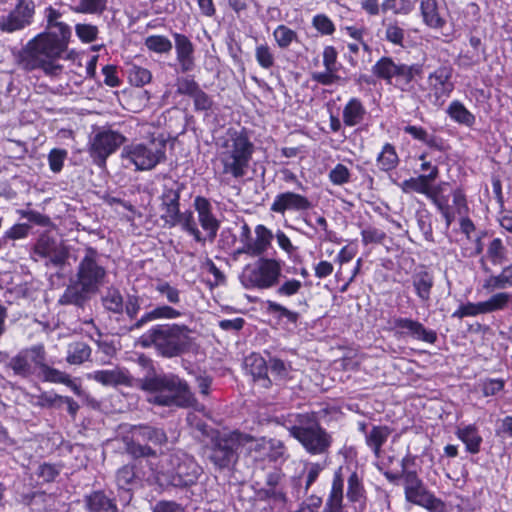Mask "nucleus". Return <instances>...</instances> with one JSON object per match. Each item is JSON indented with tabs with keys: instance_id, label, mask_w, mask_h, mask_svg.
I'll list each match as a JSON object with an SVG mask.
<instances>
[{
	"instance_id": "f257e3e1",
	"label": "nucleus",
	"mask_w": 512,
	"mask_h": 512,
	"mask_svg": "<svg viewBox=\"0 0 512 512\" xmlns=\"http://www.w3.org/2000/svg\"><path fill=\"white\" fill-rule=\"evenodd\" d=\"M68 41L57 38V32L43 31L30 39L20 52V64L28 71L40 69L46 76L57 77L63 66L61 58L74 60L76 52L68 51Z\"/></svg>"
},
{
	"instance_id": "f03ea898",
	"label": "nucleus",
	"mask_w": 512,
	"mask_h": 512,
	"mask_svg": "<svg viewBox=\"0 0 512 512\" xmlns=\"http://www.w3.org/2000/svg\"><path fill=\"white\" fill-rule=\"evenodd\" d=\"M107 278V270L103 265L100 253L93 247H87L76 269V281L71 282L58 302L61 305L83 307L102 287Z\"/></svg>"
},
{
	"instance_id": "7ed1b4c3",
	"label": "nucleus",
	"mask_w": 512,
	"mask_h": 512,
	"mask_svg": "<svg viewBox=\"0 0 512 512\" xmlns=\"http://www.w3.org/2000/svg\"><path fill=\"white\" fill-rule=\"evenodd\" d=\"M240 279L242 285L247 289L275 287L276 294L285 298L297 295L303 287L302 281L283 277L282 262L272 258L261 257L255 263L247 265Z\"/></svg>"
},
{
	"instance_id": "20e7f679",
	"label": "nucleus",
	"mask_w": 512,
	"mask_h": 512,
	"mask_svg": "<svg viewBox=\"0 0 512 512\" xmlns=\"http://www.w3.org/2000/svg\"><path fill=\"white\" fill-rule=\"evenodd\" d=\"M139 387L148 394V402L158 406L187 408L196 402L188 383L173 373L148 374Z\"/></svg>"
},
{
	"instance_id": "39448f33",
	"label": "nucleus",
	"mask_w": 512,
	"mask_h": 512,
	"mask_svg": "<svg viewBox=\"0 0 512 512\" xmlns=\"http://www.w3.org/2000/svg\"><path fill=\"white\" fill-rule=\"evenodd\" d=\"M192 330L184 324H156L139 337L143 348H154L165 358L178 357L188 352L192 346Z\"/></svg>"
},
{
	"instance_id": "423d86ee",
	"label": "nucleus",
	"mask_w": 512,
	"mask_h": 512,
	"mask_svg": "<svg viewBox=\"0 0 512 512\" xmlns=\"http://www.w3.org/2000/svg\"><path fill=\"white\" fill-rule=\"evenodd\" d=\"M152 470L158 485L166 489H188L196 485L203 474L197 461L183 453L164 456Z\"/></svg>"
},
{
	"instance_id": "0eeeda50",
	"label": "nucleus",
	"mask_w": 512,
	"mask_h": 512,
	"mask_svg": "<svg viewBox=\"0 0 512 512\" xmlns=\"http://www.w3.org/2000/svg\"><path fill=\"white\" fill-rule=\"evenodd\" d=\"M254 153V144L245 131L228 130L218 143V159L223 166L222 173L234 178L246 174Z\"/></svg>"
},
{
	"instance_id": "6e6552de",
	"label": "nucleus",
	"mask_w": 512,
	"mask_h": 512,
	"mask_svg": "<svg viewBox=\"0 0 512 512\" xmlns=\"http://www.w3.org/2000/svg\"><path fill=\"white\" fill-rule=\"evenodd\" d=\"M253 440L251 435L239 431L213 433L206 445L207 458L217 470L230 469L239 459V449Z\"/></svg>"
},
{
	"instance_id": "1a4fd4ad",
	"label": "nucleus",
	"mask_w": 512,
	"mask_h": 512,
	"mask_svg": "<svg viewBox=\"0 0 512 512\" xmlns=\"http://www.w3.org/2000/svg\"><path fill=\"white\" fill-rule=\"evenodd\" d=\"M143 298L138 294H127L124 302V313L131 321L123 326L125 332H134L143 329L149 323L156 320H173L183 316V312L169 305H157L138 317L142 309Z\"/></svg>"
},
{
	"instance_id": "9d476101",
	"label": "nucleus",
	"mask_w": 512,
	"mask_h": 512,
	"mask_svg": "<svg viewBox=\"0 0 512 512\" xmlns=\"http://www.w3.org/2000/svg\"><path fill=\"white\" fill-rule=\"evenodd\" d=\"M168 438L162 428L146 424L133 425L129 435L123 437L124 449L133 459L156 457V451L140 441L150 442L154 445H163Z\"/></svg>"
},
{
	"instance_id": "9b49d317",
	"label": "nucleus",
	"mask_w": 512,
	"mask_h": 512,
	"mask_svg": "<svg viewBox=\"0 0 512 512\" xmlns=\"http://www.w3.org/2000/svg\"><path fill=\"white\" fill-rule=\"evenodd\" d=\"M122 157L132 163L136 170H151L166 159V141L152 138L145 143H131L124 147Z\"/></svg>"
},
{
	"instance_id": "f8f14e48",
	"label": "nucleus",
	"mask_w": 512,
	"mask_h": 512,
	"mask_svg": "<svg viewBox=\"0 0 512 512\" xmlns=\"http://www.w3.org/2000/svg\"><path fill=\"white\" fill-rule=\"evenodd\" d=\"M405 498L408 502L421 506L430 512H444V502L428 491L417 472H406L402 477Z\"/></svg>"
},
{
	"instance_id": "ddd939ff",
	"label": "nucleus",
	"mask_w": 512,
	"mask_h": 512,
	"mask_svg": "<svg viewBox=\"0 0 512 512\" xmlns=\"http://www.w3.org/2000/svg\"><path fill=\"white\" fill-rule=\"evenodd\" d=\"M289 431L313 455L327 453L332 444L331 436L316 422L308 426L295 425Z\"/></svg>"
},
{
	"instance_id": "4468645a",
	"label": "nucleus",
	"mask_w": 512,
	"mask_h": 512,
	"mask_svg": "<svg viewBox=\"0 0 512 512\" xmlns=\"http://www.w3.org/2000/svg\"><path fill=\"white\" fill-rule=\"evenodd\" d=\"M126 138L119 132L103 130L95 134L90 145V155L94 163L100 167L106 164L107 158L113 154Z\"/></svg>"
},
{
	"instance_id": "2eb2a0df",
	"label": "nucleus",
	"mask_w": 512,
	"mask_h": 512,
	"mask_svg": "<svg viewBox=\"0 0 512 512\" xmlns=\"http://www.w3.org/2000/svg\"><path fill=\"white\" fill-rule=\"evenodd\" d=\"M35 14L33 0H19L8 14L0 16V31L13 33L30 26Z\"/></svg>"
},
{
	"instance_id": "dca6fc26",
	"label": "nucleus",
	"mask_w": 512,
	"mask_h": 512,
	"mask_svg": "<svg viewBox=\"0 0 512 512\" xmlns=\"http://www.w3.org/2000/svg\"><path fill=\"white\" fill-rule=\"evenodd\" d=\"M286 476L279 468L266 473L257 495L261 500L272 502L275 505H282L287 502L285 488Z\"/></svg>"
},
{
	"instance_id": "f3484780",
	"label": "nucleus",
	"mask_w": 512,
	"mask_h": 512,
	"mask_svg": "<svg viewBox=\"0 0 512 512\" xmlns=\"http://www.w3.org/2000/svg\"><path fill=\"white\" fill-rule=\"evenodd\" d=\"M144 478L145 472L143 471L142 462L138 459H134L133 462L125 464L117 470L116 485L119 490L127 493L126 504L132 498L131 492L143 486Z\"/></svg>"
},
{
	"instance_id": "a211bd4d",
	"label": "nucleus",
	"mask_w": 512,
	"mask_h": 512,
	"mask_svg": "<svg viewBox=\"0 0 512 512\" xmlns=\"http://www.w3.org/2000/svg\"><path fill=\"white\" fill-rule=\"evenodd\" d=\"M422 22L429 28L440 30L447 21V5L445 0H420L419 4Z\"/></svg>"
},
{
	"instance_id": "6ab92c4d",
	"label": "nucleus",
	"mask_w": 512,
	"mask_h": 512,
	"mask_svg": "<svg viewBox=\"0 0 512 512\" xmlns=\"http://www.w3.org/2000/svg\"><path fill=\"white\" fill-rule=\"evenodd\" d=\"M33 253L40 258H47L54 266H62L67 258V251L48 234H42L36 241Z\"/></svg>"
},
{
	"instance_id": "aec40b11",
	"label": "nucleus",
	"mask_w": 512,
	"mask_h": 512,
	"mask_svg": "<svg viewBox=\"0 0 512 512\" xmlns=\"http://www.w3.org/2000/svg\"><path fill=\"white\" fill-rule=\"evenodd\" d=\"M312 207V202L306 196L288 191L275 197L270 210L279 214H284L286 211L301 213L310 210Z\"/></svg>"
},
{
	"instance_id": "412c9836",
	"label": "nucleus",
	"mask_w": 512,
	"mask_h": 512,
	"mask_svg": "<svg viewBox=\"0 0 512 512\" xmlns=\"http://www.w3.org/2000/svg\"><path fill=\"white\" fill-rule=\"evenodd\" d=\"M193 206L202 229L207 233V239L213 242L220 228V221L213 214L210 201L203 196H196Z\"/></svg>"
},
{
	"instance_id": "4be33fe9",
	"label": "nucleus",
	"mask_w": 512,
	"mask_h": 512,
	"mask_svg": "<svg viewBox=\"0 0 512 512\" xmlns=\"http://www.w3.org/2000/svg\"><path fill=\"white\" fill-rule=\"evenodd\" d=\"M394 327L400 333L410 336L415 340L434 344L437 341V333L434 330L426 329L422 323L410 318H396L393 321Z\"/></svg>"
},
{
	"instance_id": "5701e85b",
	"label": "nucleus",
	"mask_w": 512,
	"mask_h": 512,
	"mask_svg": "<svg viewBox=\"0 0 512 512\" xmlns=\"http://www.w3.org/2000/svg\"><path fill=\"white\" fill-rule=\"evenodd\" d=\"M273 239L272 232L264 225L255 227V238L251 237L241 248H238L236 254H247L251 257L262 255L270 246Z\"/></svg>"
},
{
	"instance_id": "b1692460",
	"label": "nucleus",
	"mask_w": 512,
	"mask_h": 512,
	"mask_svg": "<svg viewBox=\"0 0 512 512\" xmlns=\"http://www.w3.org/2000/svg\"><path fill=\"white\" fill-rule=\"evenodd\" d=\"M343 489L344 479L342 476V467H339L334 473L331 489L322 512H348L343 503Z\"/></svg>"
},
{
	"instance_id": "393cba45",
	"label": "nucleus",
	"mask_w": 512,
	"mask_h": 512,
	"mask_svg": "<svg viewBox=\"0 0 512 512\" xmlns=\"http://www.w3.org/2000/svg\"><path fill=\"white\" fill-rule=\"evenodd\" d=\"M88 378L104 386L132 385V376L128 370L120 367L94 371L88 375Z\"/></svg>"
},
{
	"instance_id": "a878e982",
	"label": "nucleus",
	"mask_w": 512,
	"mask_h": 512,
	"mask_svg": "<svg viewBox=\"0 0 512 512\" xmlns=\"http://www.w3.org/2000/svg\"><path fill=\"white\" fill-rule=\"evenodd\" d=\"M175 50L177 61L183 73L190 72L194 69V45L190 39L183 34L174 33Z\"/></svg>"
},
{
	"instance_id": "bb28decb",
	"label": "nucleus",
	"mask_w": 512,
	"mask_h": 512,
	"mask_svg": "<svg viewBox=\"0 0 512 512\" xmlns=\"http://www.w3.org/2000/svg\"><path fill=\"white\" fill-rule=\"evenodd\" d=\"M481 263L483 271L489 274L483 281V289L494 292L512 287V263L505 266L499 274H492L484 259H481Z\"/></svg>"
},
{
	"instance_id": "cd10ccee",
	"label": "nucleus",
	"mask_w": 512,
	"mask_h": 512,
	"mask_svg": "<svg viewBox=\"0 0 512 512\" xmlns=\"http://www.w3.org/2000/svg\"><path fill=\"white\" fill-rule=\"evenodd\" d=\"M86 512H121L114 497L108 496L103 490H96L84 497Z\"/></svg>"
},
{
	"instance_id": "c85d7f7f",
	"label": "nucleus",
	"mask_w": 512,
	"mask_h": 512,
	"mask_svg": "<svg viewBox=\"0 0 512 512\" xmlns=\"http://www.w3.org/2000/svg\"><path fill=\"white\" fill-rule=\"evenodd\" d=\"M452 77V68L441 66L428 76V83L437 97H448L454 89V84L450 81Z\"/></svg>"
},
{
	"instance_id": "c756f323",
	"label": "nucleus",
	"mask_w": 512,
	"mask_h": 512,
	"mask_svg": "<svg viewBox=\"0 0 512 512\" xmlns=\"http://www.w3.org/2000/svg\"><path fill=\"white\" fill-rule=\"evenodd\" d=\"M438 175L439 169L432 168V171L429 172V174L411 177L398 184V186L404 193L416 192L427 196L431 191L430 184L438 178Z\"/></svg>"
},
{
	"instance_id": "7c9ffc66",
	"label": "nucleus",
	"mask_w": 512,
	"mask_h": 512,
	"mask_svg": "<svg viewBox=\"0 0 512 512\" xmlns=\"http://www.w3.org/2000/svg\"><path fill=\"white\" fill-rule=\"evenodd\" d=\"M412 286L417 297L423 303H428L431 299V292L434 286V277L426 269L415 271L411 276Z\"/></svg>"
},
{
	"instance_id": "2f4dec72",
	"label": "nucleus",
	"mask_w": 512,
	"mask_h": 512,
	"mask_svg": "<svg viewBox=\"0 0 512 512\" xmlns=\"http://www.w3.org/2000/svg\"><path fill=\"white\" fill-rule=\"evenodd\" d=\"M44 17L46 20L45 31L57 32V38L70 41L71 28L62 21L63 13L60 10L49 6L44 11Z\"/></svg>"
},
{
	"instance_id": "473e14b6",
	"label": "nucleus",
	"mask_w": 512,
	"mask_h": 512,
	"mask_svg": "<svg viewBox=\"0 0 512 512\" xmlns=\"http://www.w3.org/2000/svg\"><path fill=\"white\" fill-rule=\"evenodd\" d=\"M455 434L465 444L467 452L471 454L480 452L483 438L475 424L459 426Z\"/></svg>"
},
{
	"instance_id": "72a5a7b5",
	"label": "nucleus",
	"mask_w": 512,
	"mask_h": 512,
	"mask_svg": "<svg viewBox=\"0 0 512 512\" xmlns=\"http://www.w3.org/2000/svg\"><path fill=\"white\" fill-rule=\"evenodd\" d=\"M422 72L423 68L420 64L407 65L399 63L394 77L395 87L401 91H409L412 80L417 76H421Z\"/></svg>"
},
{
	"instance_id": "f704fd0d",
	"label": "nucleus",
	"mask_w": 512,
	"mask_h": 512,
	"mask_svg": "<svg viewBox=\"0 0 512 512\" xmlns=\"http://www.w3.org/2000/svg\"><path fill=\"white\" fill-rule=\"evenodd\" d=\"M245 365L255 381H261L265 388L271 385V380L267 376L268 364L263 357L252 354L245 359Z\"/></svg>"
},
{
	"instance_id": "c9c22d12",
	"label": "nucleus",
	"mask_w": 512,
	"mask_h": 512,
	"mask_svg": "<svg viewBox=\"0 0 512 512\" xmlns=\"http://www.w3.org/2000/svg\"><path fill=\"white\" fill-rule=\"evenodd\" d=\"M391 434L387 426H373L365 435L366 444L372 449L376 458L381 456V447L386 443Z\"/></svg>"
},
{
	"instance_id": "e433bc0d",
	"label": "nucleus",
	"mask_w": 512,
	"mask_h": 512,
	"mask_svg": "<svg viewBox=\"0 0 512 512\" xmlns=\"http://www.w3.org/2000/svg\"><path fill=\"white\" fill-rule=\"evenodd\" d=\"M347 499L352 504H358L363 507L366 502V492L363 486L362 478L356 471L352 472L347 480Z\"/></svg>"
},
{
	"instance_id": "4c0bfd02",
	"label": "nucleus",
	"mask_w": 512,
	"mask_h": 512,
	"mask_svg": "<svg viewBox=\"0 0 512 512\" xmlns=\"http://www.w3.org/2000/svg\"><path fill=\"white\" fill-rule=\"evenodd\" d=\"M101 302L104 309L110 313L122 315L124 313V302L120 290L116 287H109L106 289L104 295L101 297Z\"/></svg>"
},
{
	"instance_id": "58836bf2",
	"label": "nucleus",
	"mask_w": 512,
	"mask_h": 512,
	"mask_svg": "<svg viewBox=\"0 0 512 512\" xmlns=\"http://www.w3.org/2000/svg\"><path fill=\"white\" fill-rule=\"evenodd\" d=\"M252 449L255 451H267L269 459L274 462H277L280 459H285V446L283 442L278 439L262 438L261 440L255 442Z\"/></svg>"
},
{
	"instance_id": "ea45409f",
	"label": "nucleus",
	"mask_w": 512,
	"mask_h": 512,
	"mask_svg": "<svg viewBox=\"0 0 512 512\" xmlns=\"http://www.w3.org/2000/svg\"><path fill=\"white\" fill-rule=\"evenodd\" d=\"M365 114L366 110L361 101L352 98L343 109V122L350 127L356 126L363 121Z\"/></svg>"
},
{
	"instance_id": "a19ab883",
	"label": "nucleus",
	"mask_w": 512,
	"mask_h": 512,
	"mask_svg": "<svg viewBox=\"0 0 512 512\" xmlns=\"http://www.w3.org/2000/svg\"><path fill=\"white\" fill-rule=\"evenodd\" d=\"M447 114L458 124L472 127L475 124V116L458 100L452 101L447 108Z\"/></svg>"
},
{
	"instance_id": "79ce46f5",
	"label": "nucleus",
	"mask_w": 512,
	"mask_h": 512,
	"mask_svg": "<svg viewBox=\"0 0 512 512\" xmlns=\"http://www.w3.org/2000/svg\"><path fill=\"white\" fill-rule=\"evenodd\" d=\"M399 63H396L391 57H381L372 67V73L377 78L392 83L395 77L396 69Z\"/></svg>"
},
{
	"instance_id": "37998d69",
	"label": "nucleus",
	"mask_w": 512,
	"mask_h": 512,
	"mask_svg": "<svg viewBox=\"0 0 512 512\" xmlns=\"http://www.w3.org/2000/svg\"><path fill=\"white\" fill-rule=\"evenodd\" d=\"M159 298L169 306H178L181 303V291L164 280H158L154 286Z\"/></svg>"
},
{
	"instance_id": "c03bdc74",
	"label": "nucleus",
	"mask_w": 512,
	"mask_h": 512,
	"mask_svg": "<svg viewBox=\"0 0 512 512\" xmlns=\"http://www.w3.org/2000/svg\"><path fill=\"white\" fill-rule=\"evenodd\" d=\"M179 225L183 231L191 235L196 242L204 243L205 238L202 236L201 231L198 229L193 212L190 210L181 212L180 217L177 219L176 226Z\"/></svg>"
},
{
	"instance_id": "a18cd8bd",
	"label": "nucleus",
	"mask_w": 512,
	"mask_h": 512,
	"mask_svg": "<svg viewBox=\"0 0 512 512\" xmlns=\"http://www.w3.org/2000/svg\"><path fill=\"white\" fill-rule=\"evenodd\" d=\"M399 157L396 149L390 143H386L377 157V165L380 170L388 172L397 167Z\"/></svg>"
},
{
	"instance_id": "49530a36",
	"label": "nucleus",
	"mask_w": 512,
	"mask_h": 512,
	"mask_svg": "<svg viewBox=\"0 0 512 512\" xmlns=\"http://www.w3.org/2000/svg\"><path fill=\"white\" fill-rule=\"evenodd\" d=\"M184 185L178 181H172L163 186L161 206H180V194Z\"/></svg>"
},
{
	"instance_id": "de8ad7c7",
	"label": "nucleus",
	"mask_w": 512,
	"mask_h": 512,
	"mask_svg": "<svg viewBox=\"0 0 512 512\" xmlns=\"http://www.w3.org/2000/svg\"><path fill=\"white\" fill-rule=\"evenodd\" d=\"M91 355V348L84 342H75L69 345L67 362L74 365H79L89 359Z\"/></svg>"
},
{
	"instance_id": "09e8293b",
	"label": "nucleus",
	"mask_w": 512,
	"mask_h": 512,
	"mask_svg": "<svg viewBox=\"0 0 512 512\" xmlns=\"http://www.w3.org/2000/svg\"><path fill=\"white\" fill-rule=\"evenodd\" d=\"M266 309L269 314L273 315L277 319L281 320L285 318L287 322L291 324H296L300 317L298 312L289 310L282 304L271 300L266 301Z\"/></svg>"
},
{
	"instance_id": "8fccbe9b",
	"label": "nucleus",
	"mask_w": 512,
	"mask_h": 512,
	"mask_svg": "<svg viewBox=\"0 0 512 512\" xmlns=\"http://www.w3.org/2000/svg\"><path fill=\"white\" fill-rule=\"evenodd\" d=\"M108 0H80L72 11L81 14L101 15L107 8Z\"/></svg>"
},
{
	"instance_id": "3c124183",
	"label": "nucleus",
	"mask_w": 512,
	"mask_h": 512,
	"mask_svg": "<svg viewBox=\"0 0 512 512\" xmlns=\"http://www.w3.org/2000/svg\"><path fill=\"white\" fill-rule=\"evenodd\" d=\"M511 301L512 293L498 292L493 294L488 300L483 301L485 313L504 310Z\"/></svg>"
},
{
	"instance_id": "603ef678",
	"label": "nucleus",
	"mask_w": 512,
	"mask_h": 512,
	"mask_svg": "<svg viewBox=\"0 0 512 512\" xmlns=\"http://www.w3.org/2000/svg\"><path fill=\"white\" fill-rule=\"evenodd\" d=\"M9 367L16 375L28 377L33 374L32 365L29 362L28 354L24 351L19 352L16 356L11 358Z\"/></svg>"
},
{
	"instance_id": "864d4df0",
	"label": "nucleus",
	"mask_w": 512,
	"mask_h": 512,
	"mask_svg": "<svg viewBox=\"0 0 512 512\" xmlns=\"http://www.w3.org/2000/svg\"><path fill=\"white\" fill-rule=\"evenodd\" d=\"M506 248L500 238H494L488 245L486 256L494 265H501L506 261Z\"/></svg>"
},
{
	"instance_id": "5fc2aeb1",
	"label": "nucleus",
	"mask_w": 512,
	"mask_h": 512,
	"mask_svg": "<svg viewBox=\"0 0 512 512\" xmlns=\"http://www.w3.org/2000/svg\"><path fill=\"white\" fill-rule=\"evenodd\" d=\"M273 36L277 45L282 49L287 48L293 41L298 39L297 33L286 25H279L274 30Z\"/></svg>"
},
{
	"instance_id": "6e6d98bb",
	"label": "nucleus",
	"mask_w": 512,
	"mask_h": 512,
	"mask_svg": "<svg viewBox=\"0 0 512 512\" xmlns=\"http://www.w3.org/2000/svg\"><path fill=\"white\" fill-rule=\"evenodd\" d=\"M146 47L156 53H168L172 49L171 41L162 35H152L145 39Z\"/></svg>"
},
{
	"instance_id": "4d7b16f0",
	"label": "nucleus",
	"mask_w": 512,
	"mask_h": 512,
	"mask_svg": "<svg viewBox=\"0 0 512 512\" xmlns=\"http://www.w3.org/2000/svg\"><path fill=\"white\" fill-rule=\"evenodd\" d=\"M484 59V51H477L468 48L463 50L456 59V64L460 67H471L479 64Z\"/></svg>"
},
{
	"instance_id": "13d9d810",
	"label": "nucleus",
	"mask_w": 512,
	"mask_h": 512,
	"mask_svg": "<svg viewBox=\"0 0 512 512\" xmlns=\"http://www.w3.org/2000/svg\"><path fill=\"white\" fill-rule=\"evenodd\" d=\"M255 58L257 63L263 69H270L275 64V57L271 48L267 44L258 45L255 49Z\"/></svg>"
},
{
	"instance_id": "bf43d9fd",
	"label": "nucleus",
	"mask_w": 512,
	"mask_h": 512,
	"mask_svg": "<svg viewBox=\"0 0 512 512\" xmlns=\"http://www.w3.org/2000/svg\"><path fill=\"white\" fill-rule=\"evenodd\" d=\"M130 82L135 86H143L151 81V72L143 67L132 65L128 70Z\"/></svg>"
},
{
	"instance_id": "052dcab7",
	"label": "nucleus",
	"mask_w": 512,
	"mask_h": 512,
	"mask_svg": "<svg viewBox=\"0 0 512 512\" xmlns=\"http://www.w3.org/2000/svg\"><path fill=\"white\" fill-rule=\"evenodd\" d=\"M478 314H486L483 302H468L466 304L460 305V307L455 312H453L452 317L462 319L464 317L476 316Z\"/></svg>"
},
{
	"instance_id": "680f3d73",
	"label": "nucleus",
	"mask_w": 512,
	"mask_h": 512,
	"mask_svg": "<svg viewBox=\"0 0 512 512\" xmlns=\"http://www.w3.org/2000/svg\"><path fill=\"white\" fill-rule=\"evenodd\" d=\"M98 28L92 24H76L75 33L78 38L85 43H91L97 39Z\"/></svg>"
},
{
	"instance_id": "e2e57ef3",
	"label": "nucleus",
	"mask_w": 512,
	"mask_h": 512,
	"mask_svg": "<svg viewBox=\"0 0 512 512\" xmlns=\"http://www.w3.org/2000/svg\"><path fill=\"white\" fill-rule=\"evenodd\" d=\"M177 93L187 95L191 98L201 89L199 84L190 77H181L177 79Z\"/></svg>"
},
{
	"instance_id": "0e129e2a",
	"label": "nucleus",
	"mask_w": 512,
	"mask_h": 512,
	"mask_svg": "<svg viewBox=\"0 0 512 512\" xmlns=\"http://www.w3.org/2000/svg\"><path fill=\"white\" fill-rule=\"evenodd\" d=\"M43 381L64 384L68 381L69 374L46 365L41 371Z\"/></svg>"
},
{
	"instance_id": "69168bd1",
	"label": "nucleus",
	"mask_w": 512,
	"mask_h": 512,
	"mask_svg": "<svg viewBox=\"0 0 512 512\" xmlns=\"http://www.w3.org/2000/svg\"><path fill=\"white\" fill-rule=\"evenodd\" d=\"M23 351L28 354L29 362L34 363L40 371L47 365L46 353L43 345H35Z\"/></svg>"
},
{
	"instance_id": "338daca9",
	"label": "nucleus",
	"mask_w": 512,
	"mask_h": 512,
	"mask_svg": "<svg viewBox=\"0 0 512 512\" xmlns=\"http://www.w3.org/2000/svg\"><path fill=\"white\" fill-rule=\"evenodd\" d=\"M505 381L503 379H485L480 383L483 396L497 395L504 389Z\"/></svg>"
},
{
	"instance_id": "774afa93",
	"label": "nucleus",
	"mask_w": 512,
	"mask_h": 512,
	"mask_svg": "<svg viewBox=\"0 0 512 512\" xmlns=\"http://www.w3.org/2000/svg\"><path fill=\"white\" fill-rule=\"evenodd\" d=\"M268 370H270L275 379L283 380L287 378L290 367L281 359L270 358Z\"/></svg>"
}]
</instances>
